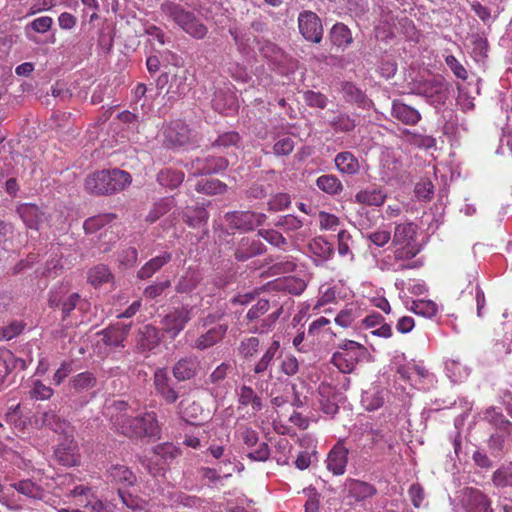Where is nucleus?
I'll return each mask as SVG.
<instances>
[{
  "mask_svg": "<svg viewBox=\"0 0 512 512\" xmlns=\"http://www.w3.org/2000/svg\"><path fill=\"white\" fill-rule=\"evenodd\" d=\"M162 17L172 21L185 33L195 39H203L208 32L207 27L189 10L173 1H164L160 6Z\"/></svg>",
  "mask_w": 512,
  "mask_h": 512,
  "instance_id": "obj_1",
  "label": "nucleus"
},
{
  "mask_svg": "<svg viewBox=\"0 0 512 512\" xmlns=\"http://www.w3.org/2000/svg\"><path fill=\"white\" fill-rule=\"evenodd\" d=\"M368 356V350L362 344L353 340H344L338 345L331 362L339 371L348 374L352 373L357 364Z\"/></svg>",
  "mask_w": 512,
  "mask_h": 512,
  "instance_id": "obj_2",
  "label": "nucleus"
},
{
  "mask_svg": "<svg viewBox=\"0 0 512 512\" xmlns=\"http://www.w3.org/2000/svg\"><path fill=\"white\" fill-rule=\"evenodd\" d=\"M114 424L122 434L128 437L154 436L158 432V424L154 412H146L134 418L120 415L115 418Z\"/></svg>",
  "mask_w": 512,
  "mask_h": 512,
  "instance_id": "obj_3",
  "label": "nucleus"
},
{
  "mask_svg": "<svg viewBox=\"0 0 512 512\" xmlns=\"http://www.w3.org/2000/svg\"><path fill=\"white\" fill-rule=\"evenodd\" d=\"M417 227L412 222L400 223L396 225L393 245L395 258L398 260L411 259L420 251V245L416 240Z\"/></svg>",
  "mask_w": 512,
  "mask_h": 512,
  "instance_id": "obj_4",
  "label": "nucleus"
},
{
  "mask_svg": "<svg viewBox=\"0 0 512 512\" xmlns=\"http://www.w3.org/2000/svg\"><path fill=\"white\" fill-rule=\"evenodd\" d=\"M164 143L171 148L186 146L195 141V133L187 124L176 120L167 124L163 130Z\"/></svg>",
  "mask_w": 512,
  "mask_h": 512,
  "instance_id": "obj_5",
  "label": "nucleus"
},
{
  "mask_svg": "<svg viewBox=\"0 0 512 512\" xmlns=\"http://www.w3.org/2000/svg\"><path fill=\"white\" fill-rule=\"evenodd\" d=\"M298 28L305 40L320 43L323 38V27L320 18L312 11H302L298 15Z\"/></svg>",
  "mask_w": 512,
  "mask_h": 512,
  "instance_id": "obj_6",
  "label": "nucleus"
},
{
  "mask_svg": "<svg viewBox=\"0 0 512 512\" xmlns=\"http://www.w3.org/2000/svg\"><path fill=\"white\" fill-rule=\"evenodd\" d=\"M416 93L434 105L444 104L447 98V86L441 77H433L425 80L416 88Z\"/></svg>",
  "mask_w": 512,
  "mask_h": 512,
  "instance_id": "obj_7",
  "label": "nucleus"
},
{
  "mask_svg": "<svg viewBox=\"0 0 512 512\" xmlns=\"http://www.w3.org/2000/svg\"><path fill=\"white\" fill-rule=\"evenodd\" d=\"M397 373L402 380L409 382L417 389H425V384H431L433 382V375L430 374L425 367L416 363L399 365L397 367Z\"/></svg>",
  "mask_w": 512,
  "mask_h": 512,
  "instance_id": "obj_8",
  "label": "nucleus"
},
{
  "mask_svg": "<svg viewBox=\"0 0 512 512\" xmlns=\"http://www.w3.org/2000/svg\"><path fill=\"white\" fill-rule=\"evenodd\" d=\"M266 215L252 211H234L226 214V222L231 228L249 231L264 224Z\"/></svg>",
  "mask_w": 512,
  "mask_h": 512,
  "instance_id": "obj_9",
  "label": "nucleus"
},
{
  "mask_svg": "<svg viewBox=\"0 0 512 512\" xmlns=\"http://www.w3.org/2000/svg\"><path fill=\"white\" fill-rule=\"evenodd\" d=\"M227 166V159L213 156L196 158L186 164L187 170L193 176L218 173L219 171L226 169Z\"/></svg>",
  "mask_w": 512,
  "mask_h": 512,
  "instance_id": "obj_10",
  "label": "nucleus"
},
{
  "mask_svg": "<svg viewBox=\"0 0 512 512\" xmlns=\"http://www.w3.org/2000/svg\"><path fill=\"white\" fill-rule=\"evenodd\" d=\"M192 307H181L174 309L164 316L162 320L163 329L172 338L176 337L192 318Z\"/></svg>",
  "mask_w": 512,
  "mask_h": 512,
  "instance_id": "obj_11",
  "label": "nucleus"
},
{
  "mask_svg": "<svg viewBox=\"0 0 512 512\" xmlns=\"http://www.w3.org/2000/svg\"><path fill=\"white\" fill-rule=\"evenodd\" d=\"M349 449L345 446L343 440L337 443L329 451L325 463L326 468L335 476L343 475L348 463Z\"/></svg>",
  "mask_w": 512,
  "mask_h": 512,
  "instance_id": "obj_12",
  "label": "nucleus"
},
{
  "mask_svg": "<svg viewBox=\"0 0 512 512\" xmlns=\"http://www.w3.org/2000/svg\"><path fill=\"white\" fill-rule=\"evenodd\" d=\"M57 460L64 466H75L80 462L78 446L73 438V432L63 435V440L57 445L55 450Z\"/></svg>",
  "mask_w": 512,
  "mask_h": 512,
  "instance_id": "obj_13",
  "label": "nucleus"
},
{
  "mask_svg": "<svg viewBox=\"0 0 512 512\" xmlns=\"http://www.w3.org/2000/svg\"><path fill=\"white\" fill-rule=\"evenodd\" d=\"M131 325L115 324L111 325L101 332L98 336L101 337L102 343L109 348H123L125 347V341L128 336Z\"/></svg>",
  "mask_w": 512,
  "mask_h": 512,
  "instance_id": "obj_14",
  "label": "nucleus"
},
{
  "mask_svg": "<svg viewBox=\"0 0 512 512\" xmlns=\"http://www.w3.org/2000/svg\"><path fill=\"white\" fill-rule=\"evenodd\" d=\"M462 503L467 512H493L488 497L475 488H465L463 490Z\"/></svg>",
  "mask_w": 512,
  "mask_h": 512,
  "instance_id": "obj_15",
  "label": "nucleus"
},
{
  "mask_svg": "<svg viewBox=\"0 0 512 512\" xmlns=\"http://www.w3.org/2000/svg\"><path fill=\"white\" fill-rule=\"evenodd\" d=\"M200 369V361L196 356H185L180 358L173 366V376L178 381H186L196 376Z\"/></svg>",
  "mask_w": 512,
  "mask_h": 512,
  "instance_id": "obj_16",
  "label": "nucleus"
},
{
  "mask_svg": "<svg viewBox=\"0 0 512 512\" xmlns=\"http://www.w3.org/2000/svg\"><path fill=\"white\" fill-rule=\"evenodd\" d=\"M387 196L386 189L373 185L358 191L354 196V201L358 204L379 207L384 204Z\"/></svg>",
  "mask_w": 512,
  "mask_h": 512,
  "instance_id": "obj_17",
  "label": "nucleus"
},
{
  "mask_svg": "<svg viewBox=\"0 0 512 512\" xmlns=\"http://www.w3.org/2000/svg\"><path fill=\"white\" fill-rule=\"evenodd\" d=\"M154 386L157 393L171 404L178 399V392L170 385V378L165 368H159L154 373Z\"/></svg>",
  "mask_w": 512,
  "mask_h": 512,
  "instance_id": "obj_18",
  "label": "nucleus"
},
{
  "mask_svg": "<svg viewBox=\"0 0 512 512\" xmlns=\"http://www.w3.org/2000/svg\"><path fill=\"white\" fill-rule=\"evenodd\" d=\"M17 212L25 225L30 229L38 230L46 220L45 213L35 204L23 203L18 206Z\"/></svg>",
  "mask_w": 512,
  "mask_h": 512,
  "instance_id": "obj_19",
  "label": "nucleus"
},
{
  "mask_svg": "<svg viewBox=\"0 0 512 512\" xmlns=\"http://www.w3.org/2000/svg\"><path fill=\"white\" fill-rule=\"evenodd\" d=\"M265 246L255 237H243L235 250V257L238 261H246L264 252Z\"/></svg>",
  "mask_w": 512,
  "mask_h": 512,
  "instance_id": "obj_20",
  "label": "nucleus"
},
{
  "mask_svg": "<svg viewBox=\"0 0 512 512\" xmlns=\"http://www.w3.org/2000/svg\"><path fill=\"white\" fill-rule=\"evenodd\" d=\"M391 114L405 125H416L421 120V114L417 109L400 100L393 101Z\"/></svg>",
  "mask_w": 512,
  "mask_h": 512,
  "instance_id": "obj_21",
  "label": "nucleus"
},
{
  "mask_svg": "<svg viewBox=\"0 0 512 512\" xmlns=\"http://www.w3.org/2000/svg\"><path fill=\"white\" fill-rule=\"evenodd\" d=\"M37 421H40L43 426L49 427L58 434L68 435L70 432H73L71 425L65 419L58 416L55 409L44 411L40 414Z\"/></svg>",
  "mask_w": 512,
  "mask_h": 512,
  "instance_id": "obj_22",
  "label": "nucleus"
},
{
  "mask_svg": "<svg viewBox=\"0 0 512 512\" xmlns=\"http://www.w3.org/2000/svg\"><path fill=\"white\" fill-rule=\"evenodd\" d=\"M280 351V341L273 339L269 345L265 348L262 356L255 363L253 372L257 375L264 374L270 371L275 359L277 358Z\"/></svg>",
  "mask_w": 512,
  "mask_h": 512,
  "instance_id": "obj_23",
  "label": "nucleus"
},
{
  "mask_svg": "<svg viewBox=\"0 0 512 512\" xmlns=\"http://www.w3.org/2000/svg\"><path fill=\"white\" fill-rule=\"evenodd\" d=\"M159 331L152 325H145L139 330L136 348L139 352H150L159 345Z\"/></svg>",
  "mask_w": 512,
  "mask_h": 512,
  "instance_id": "obj_24",
  "label": "nucleus"
},
{
  "mask_svg": "<svg viewBox=\"0 0 512 512\" xmlns=\"http://www.w3.org/2000/svg\"><path fill=\"white\" fill-rule=\"evenodd\" d=\"M227 330L228 326L226 324L216 325L207 332L201 334L196 339L193 347L201 351L208 349L221 341L227 333Z\"/></svg>",
  "mask_w": 512,
  "mask_h": 512,
  "instance_id": "obj_25",
  "label": "nucleus"
},
{
  "mask_svg": "<svg viewBox=\"0 0 512 512\" xmlns=\"http://www.w3.org/2000/svg\"><path fill=\"white\" fill-rule=\"evenodd\" d=\"M108 480L116 485L124 487L132 486L136 477L133 472L124 465H112L107 471Z\"/></svg>",
  "mask_w": 512,
  "mask_h": 512,
  "instance_id": "obj_26",
  "label": "nucleus"
},
{
  "mask_svg": "<svg viewBox=\"0 0 512 512\" xmlns=\"http://www.w3.org/2000/svg\"><path fill=\"white\" fill-rule=\"evenodd\" d=\"M85 188L88 192L97 195L110 194L107 170L98 171L88 176Z\"/></svg>",
  "mask_w": 512,
  "mask_h": 512,
  "instance_id": "obj_27",
  "label": "nucleus"
},
{
  "mask_svg": "<svg viewBox=\"0 0 512 512\" xmlns=\"http://www.w3.org/2000/svg\"><path fill=\"white\" fill-rule=\"evenodd\" d=\"M337 170L342 174L355 175L360 170L358 159L349 151L340 152L334 159Z\"/></svg>",
  "mask_w": 512,
  "mask_h": 512,
  "instance_id": "obj_28",
  "label": "nucleus"
},
{
  "mask_svg": "<svg viewBox=\"0 0 512 512\" xmlns=\"http://www.w3.org/2000/svg\"><path fill=\"white\" fill-rule=\"evenodd\" d=\"M172 258L171 253L163 252L160 255L150 259L137 272L139 279H148L166 265Z\"/></svg>",
  "mask_w": 512,
  "mask_h": 512,
  "instance_id": "obj_29",
  "label": "nucleus"
},
{
  "mask_svg": "<svg viewBox=\"0 0 512 512\" xmlns=\"http://www.w3.org/2000/svg\"><path fill=\"white\" fill-rule=\"evenodd\" d=\"M239 408L251 406L253 414L260 411L263 407L261 398L255 391L246 385H242L237 390Z\"/></svg>",
  "mask_w": 512,
  "mask_h": 512,
  "instance_id": "obj_30",
  "label": "nucleus"
},
{
  "mask_svg": "<svg viewBox=\"0 0 512 512\" xmlns=\"http://www.w3.org/2000/svg\"><path fill=\"white\" fill-rule=\"evenodd\" d=\"M204 410L202 406L190 399H183L178 406V413L188 423L195 424L200 420Z\"/></svg>",
  "mask_w": 512,
  "mask_h": 512,
  "instance_id": "obj_31",
  "label": "nucleus"
},
{
  "mask_svg": "<svg viewBox=\"0 0 512 512\" xmlns=\"http://www.w3.org/2000/svg\"><path fill=\"white\" fill-rule=\"evenodd\" d=\"M307 287L306 281L301 277L288 276L274 282V288L288 292L293 295H300Z\"/></svg>",
  "mask_w": 512,
  "mask_h": 512,
  "instance_id": "obj_32",
  "label": "nucleus"
},
{
  "mask_svg": "<svg viewBox=\"0 0 512 512\" xmlns=\"http://www.w3.org/2000/svg\"><path fill=\"white\" fill-rule=\"evenodd\" d=\"M28 362L22 358L16 357L11 351L7 349L0 350V368L5 370V377L12 371L25 370Z\"/></svg>",
  "mask_w": 512,
  "mask_h": 512,
  "instance_id": "obj_33",
  "label": "nucleus"
},
{
  "mask_svg": "<svg viewBox=\"0 0 512 512\" xmlns=\"http://www.w3.org/2000/svg\"><path fill=\"white\" fill-rule=\"evenodd\" d=\"M309 251L321 261H327L334 254V246L324 237H315L309 243Z\"/></svg>",
  "mask_w": 512,
  "mask_h": 512,
  "instance_id": "obj_34",
  "label": "nucleus"
},
{
  "mask_svg": "<svg viewBox=\"0 0 512 512\" xmlns=\"http://www.w3.org/2000/svg\"><path fill=\"white\" fill-rule=\"evenodd\" d=\"M329 38L331 43L339 48H346L353 41L350 29L343 23L333 25L330 30Z\"/></svg>",
  "mask_w": 512,
  "mask_h": 512,
  "instance_id": "obj_35",
  "label": "nucleus"
},
{
  "mask_svg": "<svg viewBox=\"0 0 512 512\" xmlns=\"http://www.w3.org/2000/svg\"><path fill=\"white\" fill-rule=\"evenodd\" d=\"M386 392L377 386L371 387L362 394V404L366 410L374 411L383 406Z\"/></svg>",
  "mask_w": 512,
  "mask_h": 512,
  "instance_id": "obj_36",
  "label": "nucleus"
},
{
  "mask_svg": "<svg viewBox=\"0 0 512 512\" xmlns=\"http://www.w3.org/2000/svg\"><path fill=\"white\" fill-rule=\"evenodd\" d=\"M316 186L321 191L331 196L339 195L344 189L342 182L333 174L319 176L316 179Z\"/></svg>",
  "mask_w": 512,
  "mask_h": 512,
  "instance_id": "obj_37",
  "label": "nucleus"
},
{
  "mask_svg": "<svg viewBox=\"0 0 512 512\" xmlns=\"http://www.w3.org/2000/svg\"><path fill=\"white\" fill-rule=\"evenodd\" d=\"M110 194L123 190L131 184V175L120 169L107 170Z\"/></svg>",
  "mask_w": 512,
  "mask_h": 512,
  "instance_id": "obj_38",
  "label": "nucleus"
},
{
  "mask_svg": "<svg viewBox=\"0 0 512 512\" xmlns=\"http://www.w3.org/2000/svg\"><path fill=\"white\" fill-rule=\"evenodd\" d=\"M347 488L349 496L356 501L365 500L376 493V489L371 484L359 480H350Z\"/></svg>",
  "mask_w": 512,
  "mask_h": 512,
  "instance_id": "obj_39",
  "label": "nucleus"
},
{
  "mask_svg": "<svg viewBox=\"0 0 512 512\" xmlns=\"http://www.w3.org/2000/svg\"><path fill=\"white\" fill-rule=\"evenodd\" d=\"M260 346L261 342L258 337H244L239 343L238 355L245 360H249L258 354Z\"/></svg>",
  "mask_w": 512,
  "mask_h": 512,
  "instance_id": "obj_40",
  "label": "nucleus"
},
{
  "mask_svg": "<svg viewBox=\"0 0 512 512\" xmlns=\"http://www.w3.org/2000/svg\"><path fill=\"white\" fill-rule=\"evenodd\" d=\"M445 371L454 383L463 381L470 373L469 369L456 359H450L445 362Z\"/></svg>",
  "mask_w": 512,
  "mask_h": 512,
  "instance_id": "obj_41",
  "label": "nucleus"
},
{
  "mask_svg": "<svg viewBox=\"0 0 512 512\" xmlns=\"http://www.w3.org/2000/svg\"><path fill=\"white\" fill-rule=\"evenodd\" d=\"M212 106L219 113L229 114L236 110V100L232 94L216 92L212 99Z\"/></svg>",
  "mask_w": 512,
  "mask_h": 512,
  "instance_id": "obj_42",
  "label": "nucleus"
},
{
  "mask_svg": "<svg viewBox=\"0 0 512 512\" xmlns=\"http://www.w3.org/2000/svg\"><path fill=\"white\" fill-rule=\"evenodd\" d=\"M184 180V174L172 169H163L157 175V181L161 186L171 189L177 188Z\"/></svg>",
  "mask_w": 512,
  "mask_h": 512,
  "instance_id": "obj_43",
  "label": "nucleus"
},
{
  "mask_svg": "<svg viewBox=\"0 0 512 512\" xmlns=\"http://www.w3.org/2000/svg\"><path fill=\"white\" fill-rule=\"evenodd\" d=\"M15 490L31 499H42L43 489L35 482L26 479L11 485Z\"/></svg>",
  "mask_w": 512,
  "mask_h": 512,
  "instance_id": "obj_44",
  "label": "nucleus"
},
{
  "mask_svg": "<svg viewBox=\"0 0 512 512\" xmlns=\"http://www.w3.org/2000/svg\"><path fill=\"white\" fill-rule=\"evenodd\" d=\"M360 309L356 304H347L336 316L335 322L341 327H349L360 317Z\"/></svg>",
  "mask_w": 512,
  "mask_h": 512,
  "instance_id": "obj_45",
  "label": "nucleus"
},
{
  "mask_svg": "<svg viewBox=\"0 0 512 512\" xmlns=\"http://www.w3.org/2000/svg\"><path fill=\"white\" fill-rule=\"evenodd\" d=\"M230 34L232 35L238 49L245 54H249L252 45L255 42V36L249 32L240 29H231Z\"/></svg>",
  "mask_w": 512,
  "mask_h": 512,
  "instance_id": "obj_46",
  "label": "nucleus"
},
{
  "mask_svg": "<svg viewBox=\"0 0 512 512\" xmlns=\"http://www.w3.org/2000/svg\"><path fill=\"white\" fill-rule=\"evenodd\" d=\"M404 137L409 144L418 148L430 149L436 145L435 138L430 135L405 130Z\"/></svg>",
  "mask_w": 512,
  "mask_h": 512,
  "instance_id": "obj_47",
  "label": "nucleus"
},
{
  "mask_svg": "<svg viewBox=\"0 0 512 512\" xmlns=\"http://www.w3.org/2000/svg\"><path fill=\"white\" fill-rule=\"evenodd\" d=\"M114 219L115 215L112 213L95 215L85 220L83 228L86 233H95L99 229L111 223Z\"/></svg>",
  "mask_w": 512,
  "mask_h": 512,
  "instance_id": "obj_48",
  "label": "nucleus"
},
{
  "mask_svg": "<svg viewBox=\"0 0 512 512\" xmlns=\"http://www.w3.org/2000/svg\"><path fill=\"white\" fill-rule=\"evenodd\" d=\"M175 206V200L172 197H167L157 201L153 208L147 215V220L151 223L157 221L161 216L165 215L168 211Z\"/></svg>",
  "mask_w": 512,
  "mask_h": 512,
  "instance_id": "obj_49",
  "label": "nucleus"
},
{
  "mask_svg": "<svg viewBox=\"0 0 512 512\" xmlns=\"http://www.w3.org/2000/svg\"><path fill=\"white\" fill-rule=\"evenodd\" d=\"M410 310L417 315L431 318L437 314L438 307L432 300L420 299L412 301Z\"/></svg>",
  "mask_w": 512,
  "mask_h": 512,
  "instance_id": "obj_50",
  "label": "nucleus"
},
{
  "mask_svg": "<svg viewBox=\"0 0 512 512\" xmlns=\"http://www.w3.org/2000/svg\"><path fill=\"white\" fill-rule=\"evenodd\" d=\"M343 96L346 101L356 103L359 106H365L367 98L365 94L353 83L346 82L342 85Z\"/></svg>",
  "mask_w": 512,
  "mask_h": 512,
  "instance_id": "obj_51",
  "label": "nucleus"
},
{
  "mask_svg": "<svg viewBox=\"0 0 512 512\" xmlns=\"http://www.w3.org/2000/svg\"><path fill=\"white\" fill-rule=\"evenodd\" d=\"M331 127L336 132H350L356 127V120L346 113H339L330 120Z\"/></svg>",
  "mask_w": 512,
  "mask_h": 512,
  "instance_id": "obj_52",
  "label": "nucleus"
},
{
  "mask_svg": "<svg viewBox=\"0 0 512 512\" xmlns=\"http://www.w3.org/2000/svg\"><path fill=\"white\" fill-rule=\"evenodd\" d=\"M196 191L209 195L222 194L226 191L227 186L217 179L200 180L195 185Z\"/></svg>",
  "mask_w": 512,
  "mask_h": 512,
  "instance_id": "obj_53",
  "label": "nucleus"
},
{
  "mask_svg": "<svg viewBox=\"0 0 512 512\" xmlns=\"http://www.w3.org/2000/svg\"><path fill=\"white\" fill-rule=\"evenodd\" d=\"M282 313V307L277 308L274 312L268 314L260 322L256 323L252 328L251 332L264 334L272 330L275 326L279 316Z\"/></svg>",
  "mask_w": 512,
  "mask_h": 512,
  "instance_id": "obj_54",
  "label": "nucleus"
},
{
  "mask_svg": "<svg viewBox=\"0 0 512 512\" xmlns=\"http://www.w3.org/2000/svg\"><path fill=\"white\" fill-rule=\"evenodd\" d=\"M111 278V272L105 265H97L88 272V281L94 287H98Z\"/></svg>",
  "mask_w": 512,
  "mask_h": 512,
  "instance_id": "obj_55",
  "label": "nucleus"
},
{
  "mask_svg": "<svg viewBox=\"0 0 512 512\" xmlns=\"http://www.w3.org/2000/svg\"><path fill=\"white\" fill-rule=\"evenodd\" d=\"M96 378L90 372H82L73 377L70 381L71 387L80 392L94 387Z\"/></svg>",
  "mask_w": 512,
  "mask_h": 512,
  "instance_id": "obj_56",
  "label": "nucleus"
},
{
  "mask_svg": "<svg viewBox=\"0 0 512 512\" xmlns=\"http://www.w3.org/2000/svg\"><path fill=\"white\" fill-rule=\"evenodd\" d=\"M338 246L337 251L341 257L349 256L350 261H353L354 255L351 251L353 244L352 236L347 230L339 231L337 235Z\"/></svg>",
  "mask_w": 512,
  "mask_h": 512,
  "instance_id": "obj_57",
  "label": "nucleus"
},
{
  "mask_svg": "<svg viewBox=\"0 0 512 512\" xmlns=\"http://www.w3.org/2000/svg\"><path fill=\"white\" fill-rule=\"evenodd\" d=\"M199 283V277L194 271H187L181 278L179 279L176 290L179 293H188L194 290Z\"/></svg>",
  "mask_w": 512,
  "mask_h": 512,
  "instance_id": "obj_58",
  "label": "nucleus"
},
{
  "mask_svg": "<svg viewBox=\"0 0 512 512\" xmlns=\"http://www.w3.org/2000/svg\"><path fill=\"white\" fill-rule=\"evenodd\" d=\"M493 484L496 487H508L512 485V468L501 467L493 473L492 477Z\"/></svg>",
  "mask_w": 512,
  "mask_h": 512,
  "instance_id": "obj_59",
  "label": "nucleus"
},
{
  "mask_svg": "<svg viewBox=\"0 0 512 512\" xmlns=\"http://www.w3.org/2000/svg\"><path fill=\"white\" fill-rule=\"evenodd\" d=\"M154 453L164 462H168L178 457L180 455V450L170 443H164L157 445L154 448Z\"/></svg>",
  "mask_w": 512,
  "mask_h": 512,
  "instance_id": "obj_60",
  "label": "nucleus"
},
{
  "mask_svg": "<svg viewBox=\"0 0 512 512\" xmlns=\"http://www.w3.org/2000/svg\"><path fill=\"white\" fill-rule=\"evenodd\" d=\"M53 389L40 380H34L32 382V388L30 390L31 397L36 400H48L53 396Z\"/></svg>",
  "mask_w": 512,
  "mask_h": 512,
  "instance_id": "obj_61",
  "label": "nucleus"
},
{
  "mask_svg": "<svg viewBox=\"0 0 512 512\" xmlns=\"http://www.w3.org/2000/svg\"><path fill=\"white\" fill-rule=\"evenodd\" d=\"M240 135L237 132L230 131L225 132L218 136L216 141L213 143L214 147H223V148H229V147H239L240 143Z\"/></svg>",
  "mask_w": 512,
  "mask_h": 512,
  "instance_id": "obj_62",
  "label": "nucleus"
},
{
  "mask_svg": "<svg viewBox=\"0 0 512 512\" xmlns=\"http://www.w3.org/2000/svg\"><path fill=\"white\" fill-rule=\"evenodd\" d=\"M185 217L190 227L197 228L207 222L209 215L205 208L197 207L192 211V215L186 214Z\"/></svg>",
  "mask_w": 512,
  "mask_h": 512,
  "instance_id": "obj_63",
  "label": "nucleus"
},
{
  "mask_svg": "<svg viewBox=\"0 0 512 512\" xmlns=\"http://www.w3.org/2000/svg\"><path fill=\"white\" fill-rule=\"evenodd\" d=\"M270 309V303L267 299H259L246 314V318L249 321H255L265 315Z\"/></svg>",
  "mask_w": 512,
  "mask_h": 512,
  "instance_id": "obj_64",
  "label": "nucleus"
}]
</instances>
